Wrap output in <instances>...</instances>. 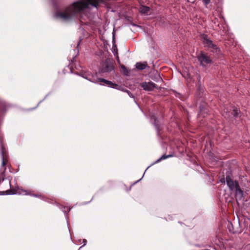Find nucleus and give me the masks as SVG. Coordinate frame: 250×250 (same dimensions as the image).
Instances as JSON below:
<instances>
[{"label":"nucleus","instance_id":"nucleus-15","mask_svg":"<svg viewBox=\"0 0 250 250\" xmlns=\"http://www.w3.org/2000/svg\"><path fill=\"white\" fill-rule=\"evenodd\" d=\"M203 2L206 5L208 4L210 2V0H203Z\"/></svg>","mask_w":250,"mask_h":250},{"label":"nucleus","instance_id":"nucleus-9","mask_svg":"<svg viewBox=\"0 0 250 250\" xmlns=\"http://www.w3.org/2000/svg\"><path fill=\"white\" fill-rule=\"evenodd\" d=\"M139 11L142 14L147 15L150 11V8L148 6L141 5Z\"/></svg>","mask_w":250,"mask_h":250},{"label":"nucleus","instance_id":"nucleus-5","mask_svg":"<svg viewBox=\"0 0 250 250\" xmlns=\"http://www.w3.org/2000/svg\"><path fill=\"white\" fill-rule=\"evenodd\" d=\"M16 193H18L19 194H23V195H30L31 196H32L33 197H42V196L41 195H39V194H30L28 191L27 190H22L21 191H19L17 193H14L13 192V190H7L5 191H0V195H12V194H16Z\"/></svg>","mask_w":250,"mask_h":250},{"label":"nucleus","instance_id":"nucleus-10","mask_svg":"<svg viewBox=\"0 0 250 250\" xmlns=\"http://www.w3.org/2000/svg\"><path fill=\"white\" fill-rule=\"evenodd\" d=\"M136 68L140 70H144L147 66V62H144L142 63L141 62H137L135 64Z\"/></svg>","mask_w":250,"mask_h":250},{"label":"nucleus","instance_id":"nucleus-14","mask_svg":"<svg viewBox=\"0 0 250 250\" xmlns=\"http://www.w3.org/2000/svg\"><path fill=\"white\" fill-rule=\"evenodd\" d=\"M70 208H68L67 207H64L62 208V211L64 212L65 213L66 212H69L70 210Z\"/></svg>","mask_w":250,"mask_h":250},{"label":"nucleus","instance_id":"nucleus-11","mask_svg":"<svg viewBox=\"0 0 250 250\" xmlns=\"http://www.w3.org/2000/svg\"><path fill=\"white\" fill-rule=\"evenodd\" d=\"M172 157V155H162L160 158H159L158 160H157L154 163L152 164L151 165H150L149 166H148L146 169L145 171H146V170L150 167L152 165H153L154 164H156V163H159L160 162L161 160H165L167 158H169V157ZM145 173V172H144ZM145 173H144V174Z\"/></svg>","mask_w":250,"mask_h":250},{"label":"nucleus","instance_id":"nucleus-12","mask_svg":"<svg viewBox=\"0 0 250 250\" xmlns=\"http://www.w3.org/2000/svg\"><path fill=\"white\" fill-rule=\"evenodd\" d=\"M240 113V110L238 109L237 108L235 107H233V110L232 112H231V114L234 118H236L239 117Z\"/></svg>","mask_w":250,"mask_h":250},{"label":"nucleus","instance_id":"nucleus-2","mask_svg":"<svg viewBox=\"0 0 250 250\" xmlns=\"http://www.w3.org/2000/svg\"><path fill=\"white\" fill-rule=\"evenodd\" d=\"M226 181L230 190H235V196L237 202L240 201L243 197L244 192L241 189L237 181H233L229 176H227Z\"/></svg>","mask_w":250,"mask_h":250},{"label":"nucleus","instance_id":"nucleus-20","mask_svg":"<svg viewBox=\"0 0 250 250\" xmlns=\"http://www.w3.org/2000/svg\"><path fill=\"white\" fill-rule=\"evenodd\" d=\"M143 177H142L140 179H139V180H138L137 181H136V182H135V183H137V182H139V181H141V180L142 179V178H143Z\"/></svg>","mask_w":250,"mask_h":250},{"label":"nucleus","instance_id":"nucleus-17","mask_svg":"<svg viewBox=\"0 0 250 250\" xmlns=\"http://www.w3.org/2000/svg\"><path fill=\"white\" fill-rule=\"evenodd\" d=\"M156 120H157L156 118H154V124L156 126L157 129H158L157 125V124H156Z\"/></svg>","mask_w":250,"mask_h":250},{"label":"nucleus","instance_id":"nucleus-6","mask_svg":"<svg viewBox=\"0 0 250 250\" xmlns=\"http://www.w3.org/2000/svg\"><path fill=\"white\" fill-rule=\"evenodd\" d=\"M113 70V65L112 62L108 60H106L102 64L100 71L101 73L109 72Z\"/></svg>","mask_w":250,"mask_h":250},{"label":"nucleus","instance_id":"nucleus-1","mask_svg":"<svg viewBox=\"0 0 250 250\" xmlns=\"http://www.w3.org/2000/svg\"><path fill=\"white\" fill-rule=\"evenodd\" d=\"M81 76L83 78L89 81L94 83H98L99 82H103L109 87L115 89H118V85L117 84L114 83L111 81L106 80L104 79L98 78L97 73L95 74H91L90 72H84L81 74Z\"/></svg>","mask_w":250,"mask_h":250},{"label":"nucleus","instance_id":"nucleus-18","mask_svg":"<svg viewBox=\"0 0 250 250\" xmlns=\"http://www.w3.org/2000/svg\"><path fill=\"white\" fill-rule=\"evenodd\" d=\"M83 246H85L86 245V240L85 239H83Z\"/></svg>","mask_w":250,"mask_h":250},{"label":"nucleus","instance_id":"nucleus-8","mask_svg":"<svg viewBox=\"0 0 250 250\" xmlns=\"http://www.w3.org/2000/svg\"><path fill=\"white\" fill-rule=\"evenodd\" d=\"M198 59L200 64L204 66L211 62L210 58L203 53L200 54L198 56Z\"/></svg>","mask_w":250,"mask_h":250},{"label":"nucleus","instance_id":"nucleus-3","mask_svg":"<svg viewBox=\"0 0 250 250\" xmlns=\"http://www.w3.org/2000/svg\"><path fill=\"white\" fill-rule=\"evenodd\" d=\"M202 39L204 44L206 47L210 49V50L212 52H217V50H218V47L215 44L213 43L211 40L208 38L207 35L205 34L202 35Z\"/></svg>","mask_w":250,"mask_h":250},{"label":"nucleus","instance_id":"nucleus-16","mask_svg":"<svg viewBox=\"0 0 250 250\" xmlns=\"http://www.w3.org/2000/svg\"><path fill=\"white\" fill-rule=\"evenodd\" d=\"M122 68L124 70V71L125 72H127V69L125 66H124V65L122 66Z\"/></svg>","mask_w":250,"mask_h":250},{"label":"nucleus","instance_id":"nucleus-21","mask_svg":"<svg viewBox=\"0 0 250 250\" xmlns=\"http://www.w3.org/2000/svg\"><path fill=\"white\" fill-rule=\"evenodd\" d=\"M8 184H9V186H10V185H11V184H10V182H8Z\"/></svg>","mask_w":250,"mask_h":250},{"label":"nucleus","instance_id":"nucleus-7","mask_svg":"<svg viewBox=\"0 0 250 250\" xmlns=\"http://www.w3.org/2000/svg\"><path fill=\"white\" fill-rule=\"evenodd\" d=\"M140 86L143 89L147 91H152L156 87V84L149 81L148 82H144L140 83Z\"/></svg>","mask_w":250,"mask_h":250},{"label":"nucleus","instance_id":"nucleus-19","mask_svg":"<svg viewBox=\"0 0 250 250\" xmlns=\"http://www.w3.org/2000/svg\"><path fill=\"white\" fill-rule=\"evenodd\" d=\"M221 182L222 183H223H223H225V179H224V178L222 179L221 180Z\"/></svg>","mask_w":250,"mask_h":250},{"label":"nucleus","instance_id":"nucleus-13","mask_svg":"<svg viewBox=\"0 0 250 250\" xmlns=\"http://www.w3.org/2000/svg\"><path fill=\"white\" fill-rule=\"evenodd\" d=\"M122 90L124 91V92H126L130 97H131L132 98H134V97L133 95L129 90H128L127 89H123V88L122 89Z\"/></svg>","mask_w":250,"mask_h":250},{"label":"nucleus","instance_id":"nucleus-4","mask_svg":"<svg viewBox=\"0 0 250 250\" xmlns=\"http://www.w3.org/2000/svg\"><path fill=\"white\" fill-rule=\"evenodd\" d=\"M202 39L204 44L206 47L210 49V50L212 52H217V50H218V47L215 44L213 43L211 40L208 38L207 35L205 34L202 35Z\"/></svg>","mask_w":250,"mask_h":250}]
</instances>
